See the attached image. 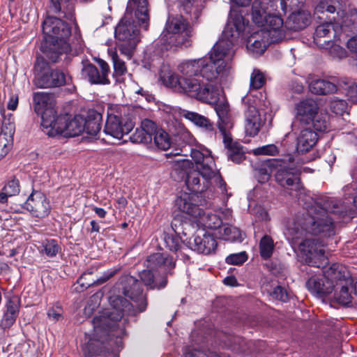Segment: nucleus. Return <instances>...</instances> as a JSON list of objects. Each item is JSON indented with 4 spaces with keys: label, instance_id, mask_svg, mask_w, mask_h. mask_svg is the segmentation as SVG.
<instances>
[{
    "label": "nucleus",
    "instance_id": "9d476101",
    "mask_svg": "<svg viewBox=\"0 0 357 357\" xmlns=\"http://www.w3.org/2000/svg\"><path fill=\"white\" fill-rule=\"evenodd\" d=\"M33 83L38 88L51 89L69 84L71 80L63 71L52 68L43 59L37 58L34 65Z\"/></svg>",
    "mask_w": 357,
    "mask_h": 357
},
{
    "label": "nucleus",
    "instance_id": "8fccbe9b",
    "mask_svg": "<svg viewBox=\"0 0 357 357\" xmlns=\"http://www.w3.org/2000/svg\"><path fill=\"white\" fill-rule=\"evenodd\" d=\"M327 116L323 115L314 116V119L311 121L314 129L319 132H325L328 130L329 123L327 121Z\"/></svg>",
    "mask_w": 357,
    "mask_h": 357
},
{
    "label": "nucleus",
    "instance_id": "a211bd4d",
    "mask_svg": "<svg viewBox=\"0 0 357 357\" xmlns=\"http://www.w3.org/2000/svg\"><path fill=\"white\" fill-rule=\"evenodd\" d=\"M175 261L173 257L167 254L156 252L147 257L144 261V266L151 271H158L162 275L172 274V271L175 267Z\"/></svg>",
    "mask_w": 357,
    "mask_h": 357
},
{
    "label": "nucleus",
    "instance_id": "13d9d810",
    "mask_svg": "<svg viewBox=\"0 0 357 357\" xmlns=\"http://www.w3.org/2000/svg\"><path fill=\"white\" fill-rule=\"evenodd\" d=\"M331 109L337 114H341L347 109L345 100L333 98L331 102Z\"/></svg>",
    "mask_w": 357,
    "mask_h": 357
},
{
    "label": "nucleus",
    "instance_id": "3c124183",
    "mask_svg": "<svg viewBox=\"0 0 357 357\" xmlns=\"http://www.w3.org/2000/svg\"><path fill=\"white\" fill-rule=\"evenodd\" d=\"M264 83L265 78L262 73L257 69H255L250 75V88L259 89L263 86Z\"/></svg>",
    "mask_w": 357,
    "mask_h": 357
},
{
    "label": "nucleus",
    "instance_id": "6e6552de",
    "mask_svg": "<svg viewBox=\"0 0 357 357\" xmlns=\"http://www.w3.org/2000/svg\"><path fill=\"white\" fill-rule=\"evenodd\" d=\"M193 29L183 17L169 19L158 39L161 49L168 50L172 47H188L192 45Z\"/></svg>",
    "mask_w": 357,
    "mask_h": 357
},
{
    "label": "nucleus",
    "instance_id": "4468645a",
    "mask_svg": "<svg viewBox=\"0 0 357 357\" xmlns=\"http://www.w3.org/2000/svg\"><path fill=\"white\" fill-rule=\"evenodd\" d=\"M98 63L100 68V72L96 66L91 63H83L82 77L87 79L92 84H109L110 83L108 78V75L110 73L109 65L100 59L98 60Z\"/></svg>",
    "mask_w": 357,
    "mask_h": 357
},
{
    "label": "nucleus",
    "instance_id": "bb28decb",
    "mask_svg": "<svg viewBox=\"0 0 357 357\" xmlns=\"http://www.w3.org/2000/svg\"><path fill=\"white\" fill-rule=\"evenodd\" d=\"M5 307L6 310L1 322L3 328H8L13 325L18 317L20 307V298L15 296L8 298Z\"/></svg>",
    "mask_w": 357,
    "mask_h": 357
},
{
    "label": "nucleus",
    "instance_id": "9b49d317",
    "mask_svg": "<svg viewBox=\"0 0 357 357\" xmlns=\"http://www.w3.org/2000/svg\"><path fill=\"white\" fill-rule=\"evenodd\" d=\"M134 128V123L121 116V107L109 105L107 118L102 133L107 137L106 142L113 143L109 139H121L123 135L128 134Z\"/></svg>",
    "mask_w": 357,
    "mask_h": 357
},
{
    "label": "nucleus",
    "instance_id": "ea45409f",
    "mask_svg": "<svg viewBox=\"0 0 357 357\" xmlns=\"http://www.w3.org/2000/svg\"><path fill=\"white\" fill-rule=\"evenodd\" d=\"M275 244L271 236L264 235L259 242V252L264 259H269L273 252Z\"/></svg>",
    "mask_w": 357,
    "mask_h": 357
},
{
    "label": "nucleus",
    "instance_id": "0eeeda50",
    "mask_svg": "<svg viewBox=\"0 0 357 357\" xmlns=\"http://www.w3.org/2000/svg\"><path fill=\"white\" fill-rule=\"evenodd\" d=\"M160 78L166 86L202 102H211L215 100V89L211 83L204 82L198 77L179 76L164 66L160 70Z\"/></svg>",
    "mask_w": 357,
    "mask_h": 357
},
{
    "label": "nucleus",
    "instance_id": "c9c22d12",
    "mask_svg": "<svg viewBox=\"0 0 357 357\" xmlns=\"http://www.w3.org/2000/svg\"><path fill=\"white\" fill-rule=\"evenodd\" d=\"M309 89L317 95H327L337 91L336 85L324 79H315L309 83Z\"/></svg>",
    "mask_w": 357,
    "mask_h": 357
},
{
    "label": "nucleus",
    "instance_id": "f8f14e48",
    "mask_svg": "<svg viewBox=\"0 0 357 357\" xmlns=\"http://www.w3.org/2000/svg\"><path fill=\"white\" fill-rule=\"evenodd\" d=\"M301 257L309 266L317 268H325L328 264L326 255L324 244L317 238H306L298 245Z\"/></svg>",
    "mask_w": 357,
    "mask_h": 357
},
{
    "label": "nucleus",
    "instance_id": "a19ab883",
    "mask_svg": "<svg viewBox=\"0 0 357 357\" xmlns=\"http://www.w3.org/2000/svg\"><path fill=\"white\" fill-rule=\"evenodd\" d=\"M351 284V279L345 281V282L340 283L338 288L335 287L334 297L337 301L342 304H347L351 302V294L349 292L348 285Z\"/></svg>",
    "mask_w": 357,
    "mask_h": 357
},
{
    "label": "nucleus",
    "instance_id": "a878e982",
    "mask_svg": "<svg viewBox=\"0 0 357 357\" xmlns=\"http://www.w3.org/2000/svg\"><path fill=\"white\" fill-rule=\"evenodd\" d=\"M318 141L317 133L310 127L303 129L296 138V151L298 153L310 151Z\"/></svg>",
    "mask_w": 357,
    "mask_h": 357
},
{
    "label": "nucleus",
    "instance_id": "473e14b6",
    "mask_svg": "<svg viewBox=\"0 0 357 357\" xmlns=\"http://www.w3.org/2000/svg\"><path fill=\"white\" fill-rule=\"evenodd\" d=\"M195 221L197 225L211 229H219L222 224L221 218L215 213L202 208Z\"/></svg>",
    "mask_w": 357,
    "mask_h": 357
},
{
    "label": "nucleus",
    "instance_id": "412c9836",
    "mask_svg": "<svg viewBox=\"0 0 357 357\" xmlns=\"http://www.w3.org/2000/svg\"><path fill=\"white\" fill-rule=\"evenodd\" d=\"M188 223L183 222L180 218H175L172 222V227L176 235L166 234L164 241L166 247L171 251L176 252L181 247L180 235L187 236L186 227Z\"/></svg>",
    "mask_w": 357,
    "mask_h": 357
},
{
    "label": "nucleus",
    "instance_id": "e433bc0d",
    "mask_svg": "<svg viewBox=\"0 0 357 357\" xmlns=\"http://www.w3.org/2000/svg\"><path fill=\"white\" fill-rule=\"evenodd\" d=\"M309 23L308 15L303 12L292 13L285 23L287 29L299 31L304 29Z\"/></svg>",
    "mask_w": 357,
    "mask_h": 357
},
{
    "label": "nucleus",
    "instance_id": "5fc2aeb1",
    "mask_svg": "<svg viewBox=\"0 0 357 357\" xmlns=\"http://www.w3.org/2000/svg\"><path fill=\"white\" fill-rule=\"evenodd\" d=\"M130 141L133 143L148 144L151 142V137L146 135L144 130L140 127L137 128L133 134L130 137Z\"/></svg>",
    "mask_w": 357,
    "mask_h": 357
},
{
    "label": "nucleus",
    "instance_id": "774afa93",
    "mask_svg": "<svg viewBox=\"0 0 357 357\" xmlns=\"http://www.w3.org/2000/svg\"><path fill=\"white\" fill-rule=\"evenodd\" d=\"M347 96L353 102L357 101V84H353L349 86Z\"/></svg>",
    "mask_w": 357,
    "mask_h": 357
},
{
    "label": "nucleus",
    "instance_id": "6ab92c4d",
    "mask_svg": "<svg viewBox=\"0 0 357 357\" xmlns=\"http://www.w3.org/2000/svg\"><path fill=\"white\" fill-rule=\"evenodd\" d=\"M189 247L199 252L209 255L215 251L217 248V241L211 234L200 230L188 241Z\"/></svg>",
    "mask_w": 357,
    "mask_h": 357
},
{
    "label": "nucleus",
    "instance_id": "de8ad7c7",
    "mask_svg": "<svg viewBox=\"0 0 357 357\" xmlns=\"http://www.w3.org/2000/svg\"><path fill=\"white\" fill-rule=\"evenodd\" d=\"M220 234L225 240H235L240 236V231L236 227L228 225H223Z\"/></svg>",
    "mask_w": 357,
    "mask_h": 357
},
{
    "label": "nucleus",
    "instance_id": "f257e3e1",
    "mask_svg": "<svg viewBox=\"0 0 357 357\" xmlns=\"http://www.w3.org/2000/svg\"><path fill=\"white\" fill-rule=\"evenodd\" d=\"M291 160V157L289 156V162L274 160L272 164L277 169L275 174L276 182L290 190V195L303 202L304 208L307 210L304 218L288 229L289 235L292 240L299 238L303 231L312 235L333 236L335 232L334 220L331 215L340 212L337 201L326 196L313 199L308 195L301 181L302 170L294 166Z\"/></svg>",
    "mask_w": 357,
    "mask_h": 357
},
{
    "label": "nucleus",
    "instance_id": "2eb2a0df",
    "mask_svg": "<svg viewBox=\"0 0 357 357\" xmlns=\"http://www.w3.org/2000/svg\"><path fill=\"white\" fill-rule=\"evenodd\" d=\"M211 84L217 91L215 100L211 102H206V104L215 105L214 109L218 116V126L221 135L224 132H229L228 130L232 127L229 116V105L225 96H220V91L213 83Z\"/></svg>",
    "mask_w": 357,
    "mask_h": 357
},
{
    "label": "nucleus",
    "instance_id": "39448f33",
    "mask_svg": "<svg viewBox=\"0 0 357 357\" xmlns=\"http://www.w3.org/2000/svg\"><path fill=\"white\" fill-rule=\"evenodd\" d=\"M135 10V16L140 26L145 30L149 24V14L147 0H129L124 17L115 29V38L120 42V52L130 59L139 42V30L133 22L128 19L129 13Z\"/></svg>",
    "mask_w": 357,
    "mask_h": 357
},
{
    "label": "nucleus",
    "instance_id": "79ce46f5",
    "mask_svg": "<svg viewBox=\"0 0 357 357\" xmlns=\"http://www.w3.org/2000/svg\"><path fill=\"white\" fill-rule=\"evenodd\" d=\"M340 6L337 0H322L315 8V14H324L325 12L333 14Z\"/></svg>",
    "mask_w": 357,
    "mask_h": 357
},
{
    "label": "nucleus",
    "instance_id": "20e7f679",
    "mask_svg": "<svg viewBox=\"0 0 357 357\" xmlns=\"http://www.w3.org/2000/svg\"><path fill=\"white\" fill-rule=\"evenodd\" d=\"M198 148H192L190 150L195 169L187 174L185 183L188 189L196 195L216 186L222 193L227 192L226 183L215 169L211 151L202 146H199Z\"/></svg>",
    "mask_w": 357,
    "mask_h": 357
},
{
    "label": "nucleus",
    "instance_id": "4c0bfd02",
    "mask_svg": "<svg viewBox=\"0 0 357 357\" xmlns=\"http://www.w3.org/2000/svg\"><path fill=\"white\" fill-rule=\"evenodd\" d=\"M339 22L334 24L329 22L317 26L315 29L314 40L317 44H319L321 42V38H331V34L333 35V37L335 38L337 34L336 29L339 28Z\"/></svg>",
    "mask_w": 357,
    "mask_h": 357
},
{
    "label": "nucleus",
    "instance_id": "052dcab7",
    "mask_svg": "<svg viewBox=\"0 0 357 357\" xmlns=\"http://www.w3.org/2000/svg\"><path fill=\"white\" fill-rule=\"evenodd\" d=\"M100 343L99 342H93L92 341L89 342L84 348V354L89 356H96V355H100L101 351L99 350V349H95L96 347H98L100 346Z\"/></svg>",
    "mask_w": 357,
    "mask_h": 357
},
{
    "label": "nucleus",
    "instance_id": "6e6d98bb",
    "mask_svg": "<svg viewBox=\"0 0 357 357\" xmlns=\"http://www.w3.org/2000/svg\"><path fill=\"white\" fill-rule=\"evenodd\" d=\"M3 189L11 197L17 195L20 190L19 181L15 178L9 181Z\"/></svg>",
    "mask_w": 357,
    "mask_h": 357
},
{
    "label": "nucleus",
    "instance_id": "c756f323",
    "mask_svg": "<svg viewBox=\"0 0 357 357\" xmlns=\"http://www.w3.org/2000/svg\"><path fill=\"white\" fill-rule=\"evenodd\" d=\"M102 114L96 110H89L86 119H84V132L87 134L97 137V139L107 142L105 137L101 138Z\"/></svg>",
    "mask_w": 357,
    "mask_h": 357
},
{
    "label": "nucleus",
    "instance_id": "f3484780",
    "mask_svg": "<svg viewBox=\"0 0 357 357\" xmlns=\"http://www.w3.org/2000/svg\"><path fill=\"white\" fill-rule=\"evenodd\" d=\"M24 208L30 213L38 218L47 216L51 211V206L46 196L39 191H33L24 204Z\"/></svg>",
    "mask_w": 357,
    "mask_h": 357
},
{
    "label": "nucleus",
    "instance_id": "bf43d9fd",
    "mask_svg": "<svg viewBox=\"0 0 357 357\" xmlns=\"http://www.w3.org/2000/svg\"><path fill=\"white\" fill-rule=\"evenodd\" d=\"M117 272V268H111L107 270V271L103 273L101 277H100L96 280H93V285H100L106 282L111 278H112Z\"/></svg>",
    "mask_w": 357,
    "mask_h": 357
},
{
    "label": "nucleus",
    "instance_id": "0e129e2a",
    "mask_svg": "<svg viewBox=\"0 0 357 357\" xmlns=\"http://www.w3.org/2000/svg\"><path fill=\"white\" fill-rule=\"evenodd\" d=\"M19 102V97L17 94L11 93L10 95L9 101L7 103V108L10 110L14 111L17 109Z\"/></svg>",
    "mask_w": 357,
    "mask_h": 357
},
{
    "label": "nucleus",
    "instance_id": "e2e57ef3",
    "mask_svg": "<svg viewBox=\"0 0 357 357\" xmlns=\"http://www.w3.org/2000/svg\"><path fill=\"white\" fill-rule=\"evenodd\" d=\"M62 312L63 310L61 307L59 305H56L48 310L47 315L49 318L52 319L54 321H57L61 317Z\"/></svg>",
    "mask_w": 357,
    "mask_h": 357
},
{
    "label": "nucleus",
    "instance_id": "680f3d73",
    "mask_svg": "<svg viewBox=\"0 0 357 357\" xmlns=\"http://www.w3.org/2000/svg\"><path fill=\"white\" fill-rule=\"evenodd\" d=\"M273 296L278 300L285 301L287 299V293L282 287H276L273 291Z\"/></svg>",
    "mask_w": 357,
    "mask_h": 357
},
{
    "label": "nucleus",
    "instance_id": "c03bdc74",
    "mask_svg": "<svg viewBox=\"0 0 357 357\" xmlns=\"http://www.w3.org/2000/svg\"><path fill=\"white\" fill-rule=\"evenodd\" d=\"M155 146L162 150H167L170 147L171 141L169 135L162 128H160L153 137Z\"/></svg>",
    "mask_w": 357,
    "mask_h": 357
},
{
    "label": "nucleus",
    "instance_id": "dca6fc26",
    "mask_svg": "<svg viewBox=\"0 0 357 357\" xmlns=\"http://www.w3.org/2000/svg\"><path fill=\"white\" fill-rule=\"evenodd\" d=\"M245 29V20L241 14L231 11L228 23L225 28L221 39L219 40L229 41L231 43L229 47L231 51V59L234 54L233 45L234 40L238 38L240 34Z\"/></svg>",
    "mask_w": 357,
    "mask_h": 357
},
{
    "label": "nucleus",
    "instance_id": "aec40b11",
    "mask_svg": "<svg viewBox=\"0 0 357 357\" xmlns=\"http://www.w3.org/2000/svg\"><path fill=\"white\" fill-rule=\"evenodd\" d=\"M197 195L183 193L175 200V206L183 213L192 217L195 220L202 208L196 204Z\"/></svg>",
    "mask_w": 357,
    "mask_h": 357
},
{
    "label": "nucleus",
    "instance_id": "423d86ee",
    "mask_svg": "<svg viewBox=\"0 0 357 357\" xmlns=\"http://www.w3.org/2000/svg\"><path fill=\"white\" fill-rule=\"evenodd\" d=\"M48 12L56 16H48L43 23L44 40L41 42L40 50L50 61L56 63L60 55L70 50L68 39L70 36L71 29L61 18L73 20L74 15L70 19L59 16L50 12V7Z\"/></svg>",
    "mask_w": 357,
    "mask_h": 357
},
{
    "label": "nucleus",
    "instance_id": "cd10ccee",
    "mask_svg": "<svg viewBox=\"0 0 357 357\" xmlns=\"http://www.w3.org/2000/svg\"><path fill=\"white\" fill-rule=\"evenodd\" d=\"M306 287L312 294L320 296L330 294L335 289V284L331 281H327L324 275L322 278L312 276L307 281Z\"/></svg>",
    "mask_w": 357,
    "mask_h": 357
},
{
    "label": "nucleus",
    "instance_id": "c85d7f7f",
    "mask_svg": "<svg viewBox=\"0 0 357 357\" xmlns=\"http://www.w3.org/2000/svg\"><path fill=\"white\" fill-rule=\"evenodd\" d=\"M182 116L201 128L211 138L215 137L216 131L213 123L206 117L197 112L183 110Z\"/></svg>",
    "mask_w": 357,
    "mask_h": 357
},
{
    "label": "nucleus",
    "instance_id": "49530a36",
    "mask_svg": "<svg viewBox=\"0 0 357 357\" xmlns=\"http://www.w3.org/2000/svg\"><path fill=\"white\" fill-rule=\"evenodd\" d=\"M114 67V75L118 77L124 75L127 72L125 62L122 61L116 52L111 54Z\"/></svg>",
    "mask_w": 357,
    "mask_h": 357
},
{
    "label": "nucleus",
    "instance_id": "864d4df0",
    "mask_svg": "<svg viewBox=\"0 0 357 357\" xmlns=\"http://www.w3.org/2000/svg\"><path fill=\"white\" fill-rule=\"evenodd\" d=\"M248 260V255L245 252L234 253L227 257L225 261L228 264L241 265Z\"/></svg>",
    "mask_w": 357,
    "mask_h": 357
},
{
    "label": "nucleus",
    "instance_id": "b1692460",
    "mask_svg": "<svg viewBox=\"0 0 357 357\" xmlns=\"http://www.w3.org/2000/svg\"><path fill=\"white\" fill-rule=\"evenodd\" d=\"M324 278L331 281L335 287L338 288L340 283L345 282L351 279V275L347 267L341 264L335 263L324 271Z\"/></svg>",
    "mask_w": 357,
    "mask_h": 357
},
{
    "label": "nucleus",
    "instance_id": "4d7b16f0",
    "mask_svg": "<svg viewBox=\"0 0 357 357\" xmlns=\"http://www.w3.org/2000/svg\"><path fill=\"white\" fill-rule=\"evenodd\" d=\"M96 271V268H89L77 280V283L80 285L82 289H87L93 285V280L89 282H84V280H86L88 275L93 274Z\"/></svg>",
    "mask_w": 357,
    "mask_h": 357
},
{
    "label": "nucleus",
    "instance_id": "ddd939ff",
    "mask_svg": "<svg viewBox=\"0 0 357 357\" xmlns=\"http://www.w3.org/2000/svg\"><path fill=\"white\" fill-rule=\"evenodd\" d=\"M33 105L35 112L41 116V125H50L47 118L56 114V98L54 93L36 92L33 96Z\"/></svg>",
    "mask_w": 357,
    "mask_h": 357
},
{
    "label": "nucleus",
    "instance_id": "4be33fe9",
    "mask_svg": "<svg viewBox=\"0 0 357 357\" xmlns=\"http://www.w3.org/2000/svg\"><path fill=\"white\" fill-rule=\"evenodd\" d=\"M318 106L312 99H306L296 105V118L303 125L308 126L317 114Z\"/></svg>",
    "mask_w": 357,
    "mask_h": 357
},
{
    "label": "nucleus",
    "instance_id": "393cba45",
    "mask_svg": "<svg viewBox=\"0 0 357 357\" xmlns=\"http://www.w3.org/2000/svg\"><path fill=\"white\" fill-rule=\"evenodd\" d=\"M245 131L247 135L254 137L258 134L261 126L259 111L254 105H248L245 112Z\"/></svg>",
    "mask_w": 357,
    "mask_h": 357
},
{
    "label": "nucleus",
    "instance_id": "338daca9",
    "mask_svg": "<svg viewBox=\"0 0 357 357\" xmlns=\"http://www.w3.org/2000/svg\"><path fill=\"white\" fill-rule=\"evenodd\" d=\"M349 18V22H351V24L349 25V24H346L345 26H351V31H357V10L356 9H354L351 10Z\"/></svg>",
    "mask_w": 357,
    "mask_h": 357
},
{
    "label": "nucleus",
    "instance_id": "603ef678",
    "mask_svg": "<svg viewBox=\"0 0 357 357\" xmlns=\"http://www.w3.org/2000/svg\"><path fill=\"white\" fill-rule=\"evenodd\" d=\"M141 127L145 132V134L151 137V141H152L153 137L160 129L155 122L147 119L142 121Z\"/></svg>",
    "mask_w": 357,
    "mask_h": 357
},
{
    "label": "nucleus",
    "instance_id": "7ed1b4c3",
    "mask_svg": "<svg viewBox=\"0 0 357 357\" xmlns=\"http://www.w3.org/2000/svg\"><path fill=\"white\" fill-rule=\"evenodd\" d=\"M230 46L229 41L218 40L208 53V57L183 61L178 70L182 77H198L204 82L212 83L231 61Z\"/></svg>",
    "mask_w": 357,
    "mask_h": 357
},
{
    "label": "nucleus",
    "instance_id": "a18cd8bd",
    "mask_svg": "<svg viewBox=\"0 0 357 357\" xmlns=\"http://www.w3.org/2000/svg\"><path fill=\"white\" fill-rule=\"evenodd\" d=\"M304 91V86L302 81L296 78L290 81L287 88V96L294 98L295 95H300Z\"/></svg>",
    "mask_w": 357,
    "mask_h": 357
},
{
    "label": "nucleus",
    "instance_id": "7c9ffc66",
    "mask_svg": "<svg viewBox=\"0 0 357 357\" xmlns=\"http://www.w3.org/2000/svg\"><path fill=\"white\" fill-rule=\"evenodd\" d=\"M225 146L227 149V155L233 162L239 164L245 160V153L243 146L238 142H234L229 132L222 135Z\"/></svg>",
    "mask_w": 357,
    "mask_h": 357
},
{
    "label": "nucleus",
    "instance_id": "09e8293b",
    "mask_svg": "<svg viewBox=\"0 0 357 357\" xmlns=\"http://www.w3.org/2000/svg\"><path fill=\"white\" fill-rule=\"evenodd\" d=\"M278 152V148L273 144L256 148L252 151L255 155H275Z\"/></svg>",
    "mask_w": 357,
    "mask_h": 357
},
{
    "label": "nucleus",
    "instance_id": "69168bd1",
    "mask_svg": "<svg viewBox=\"0 0 357 357\" xmlns=\"http://www.w3.org/2000/svg\"><path fill=\"white\" fill-rule=\"evenodd\" d=\"M5 134L1 133L0 135V158L5 156L9 151V146L5 142Z\"/></svg>",
    "mask_w": 357,
    "mask_h": 357
},
{
    "label": "nucleus",
    "instance_id": "5701e85b",
    "mask_svg": "<svg viewBox=\"0 0 357 357\" xmlns=\"http://www.w3.org/2000/svg\"><path fill=\"white\" fill-rule=\"evenodd\" d=\"M50 120V125H41L43 131L50 137H55L59 135L65 136V131L67 129L69 117L68 115L56 116L52 115L47 118Z\"/></svg>",
    "mask_w": 357,
    "mask_h": 357
},
{
    "label": "nucleus",
    "instance_id": "2f4dec72",
    "mask_svg": "<svg viewBox=\"0 0 357 357\" xmlns=\"http://www.w3.org/2000/svg\"><path fill=\"white\" fill-rule=\"evenodd\" d=\"M153 271L147 268L139 273V275L145 286L149 289H161L166 287L167 278L166 275H161L160 278H155Z\"/></svg>",
    "mask_w": 357,
    "mask_h": 357
},
{
    "label": "nucleus",
    "instance_id": "37998d69",
    "mask_svg": "<svg viewBox=\"0 0 357 357\" xmlns=\"http://www.w3.org/2000/svg\"><path fill=\"white\" fill-rule=\"evenodd\" d=\"M60 250L56 240L45 239L42 242L40 252L45 253L49 257H55Z\"/></svg>",
    "mask_w": 357,
    "mask_h": 357
},
{
    "label": "nucleus",
    "instance_id": "f03ea898",
    "mask_svg": "<svg viewBox=\"0 0 357 357\" xmlns=\"http://www.w3.org/2000/svg\"><path fill=\"white\" fill-rule=\"evenodd\" d=\"M123 294L137 304V309L125 298L119 295L109 296L111 306L106 315L93 318V326L96 333L103 330L110 337L109 344H114L112 352H119L123 347L122 338L126 335L125 324L128 322L126 316H135L146 310V296L143 293L140 282L131 275H124L121 279Z\"/></svg>",
    "mask_w": 357,
    "mask_h": 357
},
{
    "label": "nucleus",
    "instance_id": "1a4fd4ad",
    "mask_svg": "<svg viewBox=\"0 0 357 357\" xmlns=\"http://www.w3.org/2000/svg\"><path fill=\"white\" fill-rule=\"evenodd\" d=\"M252 20L259 26H264L272 41L284 37V22L280 16L268 14V6L264 1H254L252 5Z\"/></svg>",
    "mask_w": 357,
    "mask_h": 357
},
{
    "label": "nucleus",
    "instance_id": "58836bf2",
    "mask_svg": "<svg viewBox=\"0 0 357 357\" xmlns=\"http://www.w3.org/2000/svg\"><path fill=\"white\" fill-rule=\"evenodd\" d=\"M64 137H72L80 135L84 130V119L75 116L71 120L68 119Z\"/></svg>",
    "mask_w": 357,
    "mask_h": 357
},
{
    "label": "nucleus",
    "instance_id": "72a5a7b5",
    "mask_svg": "<svg viewBox=\"0 0 357 357\" xmlns=\"http://www.w3.org/2000/svg\"><path fill=\"white\" fill-rule=\"evenodd\" d=\"M265 35H267V33L264 30L252 33L247 40V48L254 53H264L268 44L264 39Z\"/></svg>",
    "mask_w": 357,
    "mask_h": 357
},
{
    "label": "nucleus",
    "instance_id": "f704fd0d",
    "mask_svg": "<svg viewBox=\"0 0 357 357\" xmlns=\"http://www.w3.org/2000/svg\"><path fill=\"white\" fill-rule=\"evenodd\" d=\"M74 3V0H50V12L70 19L73 15Z\"/></svg>",
    "mask_w": 357,
    "mask_h": 357
}]
</instances>
